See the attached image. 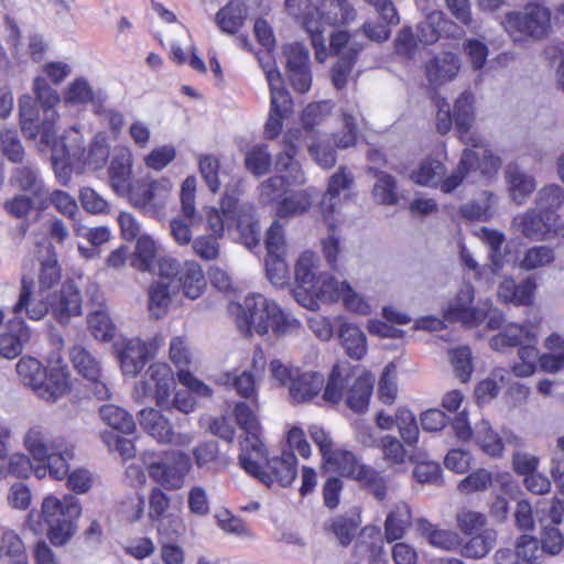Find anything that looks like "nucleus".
I'll return each instance as SVG.
<instances>
[{"instance_id": "24", "label": "nucleus", "mask_w": 564, "mask_h": 564, "mask_svg": "<svg viewBox=\"0 0 564 564\" xmlns=\"http://www.w3.org/2000/svg\"><path fill=\"white\" fill-rule=\"evenodd\" d=\"M337 335L346 355L360 360L367 354V337L364 330L354 323L343 322L339 324Z\"/></svg>"}, {"instance_id": "63", "label": "nucleus", "mask_w": 564, "mask_h": 564, "mask_svg": "<svg viewBox=\"0 0 564 564\" xmlns=\"http://www.w3.org/2000/svg\"><path fill=\"white\" fill-rule=\"evenodd\" d=\"M378 394L381 402L392 404L398 394L395 366L389 364L384 367L378 384Z\"/></svg>"}, {"instance_id": "42", "label": "nucleus", "mask_w": 564, "mask_h": 564, "mask_svg": "<svg viewBox=\"0 0 564 564\" xmlns=\"http://www.w3.org/2000/svg\"><path fill=\"white\" fill-rule=\"evenodd\" d=\"M359 111L355 106L341 109L343 131L335 133L333 140L338 149L355 147L357 142V118Z\"/></svg>"}, {"instance_id": "47", "label": "nucleus", "mask_w": 564, "mask_h": 564, "mask_svg": "<svg viewBox=\"0 0 564 564\" xmlns=\"http://www.w3.org/2000/svg\"><path fill=\"white\" fill-rule=\"evenodd\" d=\"M245 15V6L234 0L217 12L216 23L223 32L234 34L241 26Z\"/></svg>"}, {"instance_id": "36", "label": "nucleus", "mask_w": 564, "mask_h": 564, "mask_svg": "<svg viewBox=\"0 0 564 564\" xmlns=\"http://www.w3.org/2000/svg\"><path fill=\"white\" fill-rule=\"evenodd\" d=\"M139 423L149 435L161 443H164L172 429L170 421L160 411L152 408L139 412Z\"/></svg>"}, {"instance_id": "13", "label": "nucleus", "mask_w": 564, "mask_h": 564, "mask_svg": "<svg viewBox=\"0 0 564 564\" xmlns=\"http://www.w3.org/2000/svg\"><path fill=\"white\" fill-rule=\"evenodd\" d=\"M196 180L186 177L181 187V203L183 218H173L170 221V234L177 245H188L192 240L191 227L200 223L195 212Z\"/></svg>"}, {"instance_id": "59", "label": "nucleus", "mask_w": 564, "mask_h": 564, "mask_svg": "<svg viewBox=\"0 0 564 564\" xmlns=\"http://www.w3.org/2000/svg\"><path fill=\"white\" fill-rule=\"evenodd\" d=\"M87 324L96 339L108 341L113 337L115 327L106 311L98 310L90 313L87 317Z\"/></svg>"}, {"instance_id": "55", "label": "nucleus", "mask_w": 564, "mask_h": 564, "mask_svg": "<svg viewBox=\"0 0 564 564\" xmlns=\"http://www.w3.org/2000/svg\"><path fill=\"white\" fill-rule=\"evenodd\" d=\"M455 519L457 528L467 535L481 532L487 524V517L482 512L468 507L459 508Z\"/></svg>"}, {"instance_id": "51", "label": "nucleus", "mask_w": 564, "mask_h": 564, "mask_svg": "<svg viewBox=\"0 0 564 564\" xmlns=\"http://www.w3.org/2000/svg\"><path fill=\"white\" fill-rule=\"evenodd\" d=\"M555 259L553 248L533 246L527 249L519 260V268L525 271L536 270L551 264Z\"/></svg>"}, {"instance_id": "10", "label": "nucleus", "mask_w": 564, "mask_h": 564, "mask_svg": "<svg viewBox=\"0 0 564 564\" xmlns=\"http://www.w3.org/2000/svg\"><path fill=\"white\" fill-rule=\"evenodd\" d=\"M175 389L174 375L166 364H152L144 375V380L134 388L138 399L153 395L156 405L165 411L171 410V392Z\"/></svg>"}, {"instance_id": "60", "label": "nucleus", "mask_w": 564, "mask_h": 564, "mask_svg": "<svg viewBox=\"0 0 564 564\" xmlns=\"http://www.w3.org/2000/svg\"><path fill=\"white\" fill-rule=\"evenodd\" d=\"M65 102L70 105H85L94 102L95 93L89 82L84 77L75 78L66 88Z\"/></svg>"}, {"instance_id": "45", "label": "nucleus", "mask_w": 564, "mask_h": 564, "mask_svg": "<svg viewBox=\"0 0 564 564\" xmlns=\"http://www.w3.org/2000/svg\"><path fill=\"white\" fill-rule=\"evenodd\" d=\"M419 530L422 536L435 547L451 551L459 545V536L457 533L449 530L436 529L426 520L419 521Z\"/></svg>"}, {"instance_id": "58", "label": "nucleus", "mask_w": 564, "mask_h": 564, "mask_svg": "<svg viewBox=\"0 0 564 564\" xmlns=\"http://www.w3.org/2000/svg\"><path fill=\"white\" fill-rule=\"evenodd\" d=\"M358 525L357 519L338 516L326 525V529L334 534L340 545L347 546L352 541Z\"/></svg>"}, {"instance_id": "4", "label": "nucleus", "mask_w": 564, "mask_h": 564, "mask_svg": "<svg viewBox=\"0 0 564 564\" xmlns=\"http://www.w3.org/2000/svg\"><path fill=\"white\" fill-rule=\"evenodd\" d=\"M23 443L33 459L48 463L52 477L62 479L67 475L68 462L74 458L75 446L64 436H53L46 427L36 424L29 427Z\"/></svg>"}, {"instance_id": "48", "label": "nucleus", "mask_w": 564, "mask_h": 564, "mask_svg": "<svg viewBox=\"0 0 564 564\" xmlns=\"http://www.w3.org/2000/svg\"><path fill=\"white\" fill-rule=\"evenodd\" d=\"M319 258L312 251H304L295 265V279L305 290L314 286L317 280Z\"/></svg>"}, {"instance_id": "41", "label": "nucleus", "mask_w": 564, "mask_h": 564, "mask_svg": "<svg viewBox=\"0 0 564 564\" xmlns=\"http://www.w3.org/2000/svg\"><path fill=\"white\" fill-rule=\"evenodd\" d=\"M448 23L444 12L434 10L426 14L417 25V40L424 45H431L438 41L444 26Z\"/></svg>"}, {"instance_id": "39", "label": "nucleus", "mask_w": 564, "mask_h": 564, "mask_svg": "<svg viewBox=\"0 0 564 564\" xmlns=\"http://www.w3.org/2000/svg\"><path fill=\"white\" fill-rule=\"evenodd\" d=\"M316 191L312 187L303 191L295 192L294 194L285 197L276 208V216L279 218H289L302 215L307 212L312 205V198Z\"/></svg>"}, {"instance_id": "21", "label": "nucleus", "mask_w": 564, "mask_h": 564, "mask_svg": "<svg viewBox=\"0 0 564 564\" xmlns=\"http://www.w3.org/2000/svg\"><path fill=\"white\" fill-rule=\"evenodd\" d=\"M535 289L536 283L533 278H527L520 283L511 278H505L498 285L497 297L506 304L527 306L532 304Z\"/></svg>"}, {"instance_id": "20", "label": "nucleus", "mask_w": 564, "mask_h": 564, "mask_svg": "<svg viewBox=\"0 0 564 564\" xmlns=\"http://www.w3.org/2000/svg\"><path fill=\"white\" fill-rule=\"evenodd\" d=\"M542 555L538 540L530 535H521L516 550L501 549L495 553L496 564H536Z\"/></svg>"}, {"instance_id": "49", "label": "nucleus", "mask_w": 564, "mask_h": 564, "mask_svg": "<svg viewBox=\"0 0 564 564\" xmlns=\"http://www.w3.org/2000/svg\"><path fill=\"white\" fill-rule=\"evenodd\" d=\"M362 487L367 488L377 500L382 501L387 497V484L384 477L375 468L361 465L354 476Z\"/></svg>"}, {"instance_id": "50", "label": "nucleus", "mask_w": 564, "mask_h": 564, "mask_svg": "<svg viewBox=\"0 0 564 564\" xmlns=\"http://www.w3.org/2000/svg\"><path fill=\"white\" fill-rule=\"evenodd\" d=\"M324 463L332 466L333 469L341 476L351 478H354L359 467L362 465L351 452L343 448L334 449L324 459Z\"/></svg>"}, {"instance_id": "23", "label": "nucleus", "mask_w": 564, "mask_h": 564, "mask_svg": "<svg viewBox=\"0 0 564 564\" xmlns=\"http://www.w3.org/2000/svg\"><path fill=\"white\" fill-rule=\"evenodd\" d=\"M325 386L324 377L317 372L299 373L289 387V394L294 403H305L313 400Z\"/></svg>"}, {"instance_id": "29", "label": "nucleus", "mask_w": 564, "mask_h": 564, "mask_svg": "<svg viewBox=\"0 0 564 564\" xmlns=\"http://www.w3.org/2000/svg\"><path fill=\"white\" fill-rule=\"evenodd\" d=\"M535 334L525 325L509 324L500 333L495 335L489 344L494 350L501 351L506 348L522 346L532 343Z\"/></svg>"}, {"instance_id": "19", "label": "nucleus", "mask_w": 564, "mask_h": 564, "mask_svg": "<svg viewBox=\"0 0 564 564\" xmlns=\"http://www.w3.org/2000/svg\"><path fill=\"white\" fill-rule=\"evenodd\" d=\"M460 66V59L455 53L444 51L425 64V76L432 86L440 87L454 80Z\"/></svg>"}, {"instance_id": "56", "label": "nucleus", "mask_w": 564, "mask_h": 564, "mask_svg": "<svg viewBox=\"0 0 564 564\" xmlns=\"http://www.w3.org/2000/svg\"><path fill=\"white\" fill-rule=\"evenodd\" d=\"M271 164V154L268 147L264 144L252 147L245 155L246 169L256 176H261L268 173Z\"/></svg>"}, {"instance_id": "44", "label": "nucleus", "mask_w": 564, "mask_h": 564, "mask_svg": "<svg viewBox=\"0 0 564 564\" xmlns=\"http://www.w3.org/2000/svg\"><path fill=\"white\" fill-rule=\"evenodd\" d=\"M475 440L482 452L494 458L501 457L503 454L502 436L496 433L487 421H481L476 425Z\"/></svg>"}, {"instance_id": "31", "label": "nucleus", "mask_w": 564, "mask_h": 564, "mask_svg": "<svg viewBox=\"0 0 564 564\" xmlns=\"http://www.w3.org/2000/svg\"><path fill=\"white\" fill-rule=\"evenodd\" d=\"M316 13L327 25L345 24L356 17L355 9L345 0H322Z\"/></svg>"}, {"instance_id": "52", "label": "nucleus", "mask_w": 564, "mask_h": 564, "mask_svg": "<svg viewBox=\"0 0 564 564\" xmlns=\"http://www.w3.org/2000/svg\"><path fill=\"white\" fill-rule=\"evenodd\" d=\"M564 202V191L558 185H547L542 187L535 198L536 209L546 215H557L556 212L561 208Z\"/></svg>"}, {"instance_id": "26", "label": "nucleus", "mask_w": 564, "mask_h": 564, "mask_svg": "<svg viewBox=\"0 0 564 564\" xmlns=\"http://www.w3.org/2000/svg\"><path fill=\"white\" fill-rule=\"evenodd\" d=\"M174 288H182L183 294L191 300L198 299L206 288L202 267L195 261H186L181 268Z\"/></svg>"}, {"instance_id": "8", "label": "nucleus", "mask_w": 564, "mask_h": 564, "mask_svg": "<svg viewBox=\"0 0 564 564\" xmlns=\"http://www.w3.org/2000/svg\"><path fill=\"white\" fill-rule=\"evenodd\" d=\"M237 424L247 436L241 443L239 463L247 473L258 471V459L264 455V445L261 441V426L253 409L245 402H237L234 409Z\"/></svg>"}, {"instance_id": "35", "label": "nucleus", "mask_w": 564, "mask_h": 564, "mask_svg": "<svg viewBox=\"0 0 564 564\" xmlns=\"http://www.w3.org/2000/svg\"><path fill=\"white\" fill-rule=\"evenodd\" d=\"M369 173L376 177L372 187L375 200L382 205H395L399 202L395 178L383 171H379L377 166H371Z\"/></svg>"}, {"instance_id": "53", "label": "nucleus", "mask_w": 564, "mask_h": 564, "mask_svg": "<svg viewBox=\"0 0 564 564\" xmlns=\"http://www.w3.org/2000/svg\"><path fill=\"white\" fill-rule=\"evenodd\" d=\"M497 533L492 529H485L473 536L463 549V553L467 557L481 558L486 556L495 546Z\"/></svg>"}, {"instance_id": "22", "label": "nucleus", "mask_w": 564, "mask_h": 564, "mask_svg": "<svg viewBox=\"0 0 564 564\" xmlns=\"http://www.w3.org/2000/svg\"><path fill=\"white\" fill-rule=\"evenodd\" d=\"M505 178L509 196L517 205H522L536 187L535 180L517 163H509L505 169Z\"/></svg>"}, {"instance_id": "40", "label": "nucleus", "mask_w": 564, "mask_h": 564, "mask_svg": "<svg viewBox=\"0 0 564 564\" xmlns=\"http://www.w3.org/2000/svg\"><path fill=\"white\" fill-rule=\"evenodd\" d=\"M69 359L73 367L86 379L100 377V361L85 347L76 345L69 350Z\"/></svg>"}, {"instance_id": "61", "label": "nucleus", "mask_w": 564, "mask_h": 564, "mask_svg": "<svg viewBox=\"0 0 564 564\" xmlns=\"http://www.w3.org/2000/svg\"><path fill=\"white\" fill-rule=\"evenodd\" d=\"M520 361L514 364L512 372L517 377H529L534 373L536 361H539V350L531 343H524L519 349Z\"/></svg>"}, {"instance_id": "7", "label": "nucleus", "mask_w": 564, "mask_h": 564, "mask_svg": "<svg viewBox=\"0 0 564 564\" xmlns=\"http://www.w3.org/2000/svg\"><path fill=\"white\" fill-rule=\"evenodd\" d=\"M142 462L150 478L167 490L182 488L185 476L192 467L189 456L178 451L162 454L144 452Z\"/></svg>"}, {"instance_id": "54", "label": "nucleus", "mask_w": 564, "mask_h": 564, "mask_svg": "<svg viewBox=\"0 0 564 564\" xmlns=\"http://www.w3.org/2000/svg\"><path fill=\"white\" fill-rule=\"evenodd\" d=\"M344 285H348V282L337 281L334 276L321 274L310 291L323 301L337 302L343 294Z\"/></svg>"}, {"instance_id": "17", "label": "nucleus", "mask_w": 564, "mask_h": 564, "mask_svg": "<svg viewBox=\"0 0 564 564\" xmlns=\"http://www.w3.org/2000/svg\"><path fill=\"white\" fill-rule=\"evenodd\" d=\"M265 368V358L261 349H257L252 355L250 370H243L241 373H225L223 377L224 384L234 387L237 393L245 399H251L252 404L257 408V386L256 376H261Z\"/></svg>"}, {"instance_id": "32", "label": "nucleus", "mask_w": 564, "mask_h": 564, "mask_svg": "<svg viewBox=\"0 0 564 564\" xmlns=\"http://www.w3.org/2000/svg\"><path fill=\"white\" fill-rule=\"evenodd\" d=\"M174 293L175 288L171 285V282L159 280L151 283L148 290V307L151 316L160 318L165 315Z\"/></svg>"}, {"instance_id": "2", "label": "nucleus", "mask_w": 564, "mask_h": 564, "mask_svg": "<svg viewBox=\"0 0 564 564\" xmlns=\"http://www.w3.org/2000/svg\"><path fill=\"white\" fill-rule=\"evenodd\" d=\"M475 97L469 91L462 93L455 100L453 118L460 141L467 147L463 151L457 169L443 183L445 192H453L464 178L473 174L492 177L501 166V159L494 154L485 144L484 139L477 133L470 132L475 120Z\"/></svg>"}, {"instance_id": "25", "label": "nucleus", "mask_w": 564, "mask_h": 564, "mask_svg": "<svg viewBox=\"0 0 564 564\" xmlns=\"http://www.w3.org/2000/svg\"><path fill=\"white\" fill-rule=\"evenodd\" d=\"M238 200L226 194L220 202V209L212 208L207 214L208 228L214 236L220 237L225 228H230L240 216L237 215Z\"/></svg>"}, {"instance_id": "12", "label": "nucleus", "mask_w": 564, "mask_h": 564, "mask_svg": "<svg viewBox=\"0 0 564 564\" xmlns=\"http://www.w3.org/2000/svg\"><path fill=\"white\" fill-rule=\"evenodd\" d=\"M474 299V286L464 283L444 310V318L451 323L459 322L467 327H477L486 319V310L480 308V303L473 306Z\"/></svg>"}, {"instance_id": "1", "label": "nucleus", "mask_w": 564, "mask_h": 564, "mask_svg": "<svg viewBox=\"0 0 564 564\" xmlns=\"http://www.w3.org/2000/svg\"><path fill=\"white\" fill-rule=\"evenodd\" d=\"M48 257L41 261L36 290L33 280L21 279L19 299L12 311L15 315L25 312L32 321H42L47 314L59 325H67L72 317L83 314V299L79 288L73 281L61 285L62 272L53 246L47 248Z\"/></svg>"}, {"instance_id": "64", "label": "nucleus", "mask_w": 564, "mask_h": 564, "mask_svg": "<svg viewBox=\"0 0 564 564\" xmlns=\"http://www.w3.org/2000/svg\"><path fill=\"white\" fill-rule=\"evenodd\" d=\"M19 115L22 131H24L30 138H36V133L33 131V127L37 120L39 110L35 101L30 95H23L20 97Z\"/></svg>"}, {"instance_id": "34", "label": "nucleus", "mask_w": 564, "mask_h": 564, "mask_svg": "<svg viewBox=\"0 0 564 564\" xmlns=\"http://www.w3.org/2000/svg\"><path fill=\"white\" fill-rule=\"evenodd\" d=\"M350 377L351 366L349 362L343 361L334 365L325 386L323 399L329 403H338Z\"/></svg>"}, {"instance_id": "62", "label": "nucleus", "mask_w": 564, "mask_h": 564, "mask_svg": "<svg viewBox=\"0 0 564 564\" xmlns=\"http://www.w3.org/2000/svg\"><path fill=\"white\" fill-rule=\"evenodd\" d=\"M492 482V474L479 468L458 482L457 490L463 495H470L476 491L487 490Z\"/></svg>"}, {"instance_id": "9", "label": "nucleus", "mask_w": 564, "mask_h": 564, "mask_svg": "<svg viewBox=\"0 0 564 564\" xmlns=\"http://www.w3.org/2000/svg\"><path fill=\"white\" fill-rule=\"evenodd\" d=\"M505 29L514 41L525 37L542 39L551 30V12L540 4H528L522 12L506 15Z\"/></svg>"}, {"instance_id": "27", "label": "nucleus", "mask_w": 564, "mask_h": 564, "mask_svg": "<svg viewBox=\"0 0 564 564\" xmlns=\"http://www.w3.org/2000/svg\"><path fill=\"white\" fill-rule=\"evenodd\" d=\"M132 158L128 149H120L109 166L110 185L119 195H124L130 187Z\"/></svg>"}, {"instance_id": "30", "label": "nucleus", "mask_w": 564, "mask_h": 564, "mask_svg": "<svg viewBox=\"0 0 564 564\" xmlns=\"http://www.w3.org/2000/svg\"><path fill=\"white\" fill-rule=\"evenodd\" d=\"M352 183L354 176L345 166H340L337 172L330 176L327 192L322 199V210L324 214H334L335 207L339 202V194L349 189Z\"/></svg>"}, {"instance_id": "15", "label": "nucleus", "mask_w": 564, "mask_h": 564, "mask_svg": "<svg viewBox=\"0 0 564 564\" xmlns=\"http://www.w3.org/2000/svg\"><path fill=\"white\" fill-rule=\"evenodd\" d=\"M512 227L528 239L543 240L550 232L557 231L558 215L545 216L536 208L528 209L513 218Z\"/></svg>"}, {"instance_id": "38", "label": "nucleus", "mask_w": 564, "mask_h": 564, "mask_svg": "<svg viewBox=\"0 0 564 564\" xmlns=\"http://www.w3.org/2000/svg\"><path fill=\"white\" fill-rule=\"evenodd\" d=\"M375 378L370 373H364L356 379L348 391L346 403L355 412H365L372 393Z\"/></svg>"}, {"instance_id": "28", "label": "nucleus", "mask_w": 564, "mask_h": 564, "mask_svg": "<svg viewBox=\"0 0 564 564\" xmlns=\"http://www.w3.org/2000/svg\"><path fill=\"white\" fill-rule=\"evenodd\" d=\"M119 359L123 375L135 377L149 359L144 341L140 338L127 340L119 352Z\"/></svg>"}, {"instance_id": "57", "label": "nucleus", "mask_w": 564, "mask_h": 564, "mask_svg": "<svg viewBox=\"0 0 564 564\" xmlns=\"http://www.w3.org/2000/svg\"><path fill=\"white\" fill-rule=\"evenodd\" d=\"M0 149L10 162L21 163L23 161L24 148L15 129L4 128L0 131Z\"/></svg>"}, {"instance_id": "14", "label": "nucleus", "mask_w": 564, "mask_h": 564, "mask_svg": "<svg viewBox=\"0 0 564 564\" xmlns=\"http://www.w3.org/2000/svg\"><path fill=\"white\" fill-rule=\"evenodd\" d=\"M288 12L295 19L302 20L307 33L310 34L312 45L315 50V58L323 63L327 58L324 31L321 29V22L313 19V7L310 0H285Z\"/></svg>"}, {"instance_id": "43", "label": "nucleus", "mask_w": 564, "mask_h": 564, "mask_svg": "<svg viewBox=\"0 0 564 564\" xmlns=\"http://www.w3.org/2000/svg\"><path fill=\"white\" fill-rule=\"evenodd\" d=\"M158 250L156 242L149 235L140 236L135 245L131 265L141 272H150L158 257Z\"/></svg>"}, {"instance_id": "37", "label": "nucleus", "mask_w": 564, "mask_h": 564, "mask_svg": "<svg viewBox=\"0 0 564 564\" xmlns=\"http://www.w3.org/2000/svg\"><path fill=\"white\" fill-rule=\"evenodd\" d=\"M445 173L446 167L441 161L426 159L411 174V178L422 186H440L441 191L446 193L442 188L443 183L448 178H444Z\"/></svg>"}, {"instance_id": "6", "label": "nucleus", "mask_w": 564, "mask_h": 564, "mask_svg": "<svg viewBox=\"0 0 564 564\" xmlns=\"http://www.w3.org/2000/svg\"><path fill=\"white\" fill-rule=\"evenodd\" d=\"M82 508L78 500L70 495L62 499L55 496L44 498L41 516L47 525V536L54 545H64L76 531V521Z\"/></svg>"}, {"instance_id": "16", "label": "nucleus", "mask_w": 564, "mask_h": 564, "mask_svg": "<svg viewBox=\"0 0 564 564\" xmlns=\"http://www.w3.org/2000/svg\"><path fill=\"white\" fill-rule=\"evenodd\" d=\"M297 459L293 452L282 451L279 457H273L267 463V470H262L258 464L257 473H249L268 487L279 484L282 487L289 486L296 477Z\"/></svg>"}, {"instance_id": "46", "label": "nucleus", "mask_w": 564, "mask_h": 564, "mask_svg": "<svg viewBox=\"0 0 564 564\" xmlns=\"http://www.w3.org/2000/svg\"><path fill=\"white\" fill-rule=\"evenodd\" d=\"M99 415L107 425L123 434H132L135 430L132 415L118 405L105 404L100 406Z\"/></svg>"}, {"instance_id": "33", "label": "nucleus", "mask_w": 564, "mask_h": 564, "mask_svg": "<svg viewBox=\"0 0 564 564\" xmlns=\"http://www.w3.org/2000/svg\"><path fill=\"white\" fill-rule=\"evenodd\" d=\"M412 516L406 503H399L389 512L384 521V538L388 542L400 540L411 525Z\"/></svg>"}, {"instance_id": "5", "label": "nucleus", "mask_w": 564, "mask_h": 564, "mask_svg": "<svg viewBox=\"0 0 564 564\" xmlns=\"http://www.w3.org/2000/svg\"><path fill=\"white\" fill-rule=\"evenodd\" d=\"M15 370L22 383L43 400L55 402L70 392V375L65 366L47 370L37 359L25 356L18 361Z\"/></svg>"}, {"instance_id": "3", "label": "nucleus", "mask_w": 564, "mask_h": 564, "mask_svg": "<svg viewBox=\"0 0 564 564\" xmlns=\"http://www.w3.org/2000/svg\"><path fill=\"white\" fill-rule=\"evenodd\" d=\"M236 310L237 327L245 335L252 332L264 335L270 328L275 334L284 335L296 332L301 326L297 319L284 314L273 301L258 293L248 295Z\"/></svg>"}, {"instance_id": "18", "label": "nucleus", "mask_w": 564, "mask_h": 564, "mask_svg": "<svg viewBox=\"0 0 564 564\" xmlns=\"http://www.w3.org/2000/svg\"><path fill=\"white\" fill-rule=\"evenodd\" d=\"M10 183L20 191L30 192L37 209L45 210L47 208V189L34 165L25 164L14 169Z\"/></svg>"}, {"instance_id": "11", "label": "nucleus", "mask_w": 564, "mask_h": 564, "mask_svg": "<svg viewBox=\"0 0 564 564\" xmlns=\"http://www.w3.org/2000/svg\"><path fill=\"white\" fill-rule=\"evenodd\" d=\"M172 189V183L167 178L151 182L139 181L127 189L129 203L141 210L155 215L163 207L165 199Z\"/></svg>"}]
</instances>
